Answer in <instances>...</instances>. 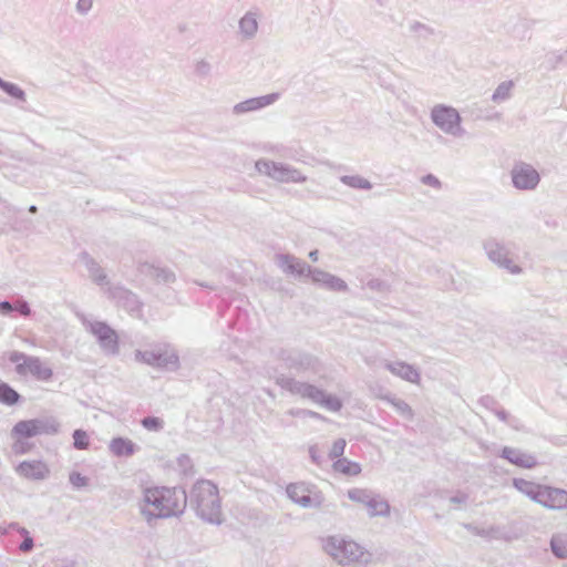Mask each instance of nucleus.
Instances as JSON below:
<instances>
[{"instance_id":"obj_34","label":"nucleus","mask_w":567,"mask_h":567,"mask_svg":"<svg viewBox=\"0 0 567 567\" xmlns=\"http://www.w3.org/2000/svg\"><path fill=\"white\" fill-rule=\"evenodd\" d=\"M513 87H514V82L512 80L504 81V82L499 83L492 95V101L494 103L499 104L502 102L509 100L512 96Z\"/></svg>"},{"instance_id":"obj_9","label":"nucleus","mask_w":567,"mask_h":567,"mask_svg":"<svg viewBox=\"0 0 567 567\" xmlns=\"http://www.w3.org/2000/svg\"><path fill=\"white\" fill-rule=\"evenodd\" d=\"M483 248L488 259L499 268L506 269L513 275L522 272L518 265L513 264L508 247L496 238H487L483 243Z\"/></svg>"},{"instance_id":"obj_33","label":"nucleus","mask_w":567,"mask_h":567,"mask_svg":"<svg viewBox=\"0 0 567 567\" xmlns=\"http://www.w3.org/2000/svg\"><path fill=\"white\" fill-rule=\"evenodd\" d=\"M333 470L344 475L355 476L360 474L361 466L348 458H339L333 463Z\"/></svg>"},{"instance_id":"obj_41","label":"nucleus","mask_w":567,"mask_h":567,"mask_svg":"<svg viewBox=\"0 0 567 567\" xmlns=\"http://www.w3.org/2000/svg\"><path fill=\"white\" fill-rule=\"evenodd\" d=\"M141 424L144 429L152 432H159L164 429V421L157 416H146L142 419Z\"/></svg>"},{"instance_id":"obj_25","label":"nucleus","mask_w":567,"mask_h":567,"mask_svg":"<svg viewBox=\"0 0 567 567\" xmlns=\"http://www.w3.org/2000/svg\"><path fill=\"white\" fill-rule=\"evenodd\" d=\"M81 259L89 270L90 277L95 284L100 286L109 284L107 275L103 268L87 252H82Z\"/></svg>"},{"instance_id":"obj_64","label":"nucleus","mask_w":567,"mask_h":567,"mask_svg":"<svg viewBox=\"0 0 567 567\" xmlns=\"http://www.w3.org/2000/svg\"><path fill=\"white\" fill-rule=\"evenodd\" d=\"M561 361L564 362L565 365H567V352H565L563 355H561Z\"/></svg>"},{"instance_id":"obj_27","label":"nucleus","mask_w":567,"mask_h":567,"mask_svg":"<svg viewBox=\"0 0 567 567\" xmlns=\"http://www.w3.org/2000/svg\"><path fill=\"white\" fill-rule=\"evenodd\" d=\"M113 296L118 299V302L131 312L141 309V302L135 293L125 288H115Z\"/></svg>"},{"instance_id":"obj_31","label":"nucleus","mask_w":567,"mask_h":567,"mask_svg":"<svg viewBox=\"0 0 567 567\" xmlns=\"http://www.w3.org/2000/svg\"><path fill=\"white\" fill-rule=\"evenodd\" d=\"M12 435L18 437H33L37 434L35 425L32 420L19 421L12 429Z\"/></svg>"},{"instance_id":"obj_20","label":"nucleus","mask_w":567,"mask_h":567,"mask_svg":"<svg viewBox=\"0 0 567 567\" xmlns=\"http://www.w3.org/2000/svg\"><path fill=\"white\" fill-rule=\"evenodd\" d=\"M501 457L523 468H533L537 464L536 457L534 455L525 453L518 449L508 446H505L502 450Z\"/></svg>"},{"instance_id":"obj_35","label":"nucleus","mask_w":567,"mask_h":567,"mask_svg":"<svg viewBox=\"0 0 567 567\" xmlns=\"http://www.w3.org/2000/svg\"><path fill=\"white\" fill-rule=\"evenodd\" d=\"M0 90H2L6 94L11 96L12 99L25 102L27 101V94L24 90H22L19 85L8 82L0 78Z\"/></svg>"},{"instance_id":"obj_44","label":"nucleus","mask_w":567,"mask_h":567,"mask_svg":"<svg viewBox=\"0 0 567 567\" xmlns=\"http://www.w3.org/2000/svg\"><path fill=\"white\" fill-rule=\"evenodd\" d=\"M177 465H178L179 470L183 472V474H185V475L193 474V462L188 455L182 454L177 458Z\"/></svg>"},{"instance_id":"obj_12","label":"nucleus","mask_w":567,"mask_h":567,"mask_svg":"<svg viewBox=\"0 0 567 567\" xmlns=\"http://www.w3.org/2000/svg\"><path fill=\"white\" fill-rule=\"evenodd\" d=\"M276 260L278 267L285 274L296 275L298 277H310L311 271L313 269L306 261H302L299 258L289 254H279L276 256Z\"/></svg>"},{"instance_id":"obj_15","label":"nucleus","mask_w":567,"mask_h":567,"mask_svg":"<svg viewBox=\"0 0 567 567\" xmlns=\"http://www.w3.org/2000/svg\"><path fill=\"white\" fill-rule=\"evenodd\" d=\"M137 269L141 275L148 277L156 284L169 285L176 280L174 271L167 267H161L151 262H141Z\"/></svg>"},{"instance_id":"obj_58","label":"nucleus","mask_w":567,"mask_h":567,"mask_svg":"<svg viewBox=\"0 0 567 567\" xmlns=\"http://www.w3.org/2000/svg\"><path fill=\"white\" fill-rule=\"evenodd\" d=\"M306 409H290L288 414L291 416L305 417Z\"/></svg>"},{"instance_id":"obj_52","label":"nucleus","mask_w":567,"mask_h":567,"mask_svg":"<svg viewBox=\"0 0 567 567\" xmlns=\"http://www.w3.org/2000/svg\"><path fill=\"white\" fill-rule=\"evenodd\" d=\"M481 403H482V405H484L485 408L492 410L493 412L497 408V402L495 401L494 398H492L489 395L483 396L481 399Z\"/></svg>"},{"instance_id":"obj_37","label":"nucleus","mask_w":567,"mask_h":567,"mask_svg":"<svg viewBox=\"0 0 567 567\" xmlns=\"http://www.w3.org/2000/svg\"><path fill=\"white\" fill-rule=\"evenodd\" d=\"M550 549L557 558H567V535H554L550 539Z\"/></svg>"},{"instance_id":"obj_29","label":"nucleus","mask_w":567,"mask_h":567,"mask_svg":"<svg viewBox=\"0 0 567 567\" xmlns=\"http://www.w3.org/2000/svg\"><path fill=\"white\" fill-rule=\"evenodd\" d=\"M365 507L371 517L388 516L390 514L389 503L375 494L372 495L371 502H369Z\"/></svg>"},{"instance_id":"obj_38","label":"nucleus","mask_w":567,"mask_h":567,"mask_svg":"<svg viewBox=\"0 0 567 567\" xmlns=\"http://www.w3.org/2000/svg\"><path fill=\"white\" fill-rule=\"evenodd\" d=\"M373 494L374 493L372 491L365 488H352L348 491V497L351 501L363 504L364 506L371 502Z\"/></svg>"},{"instance_id":"obj_63","label":"nucleus","mask_w":567,"mask_h":567,"mask_svg":"<svg viewBox=\"0 0 567 567\" xmlns=\"http://www.w3.org/2000/svg\"><path fill=\"white\" fill-rule=\"evenodd\" d=\"M28 210L31 213V214H35L38 212V207L35 205H31Z\"/></svg>"},{"instance_id":"obj_4","label":"nucleus","mask_w":567,"mask_h":567,"mask_svg":"<svg viewBox=\"0 0 567 567\" xmlns=\"http://www.w3.org/2000/svg\"><path fill=\"white\" fill-rule=\"evenodd\" d=\"M9 361L16 363L14 371L20 377L31 375L41 382H49L53 378V370L39 357L12 351L9 354Z\"/></svg>"},{"instance_id":"obj_36","label":"nucleus","mask_w":567,"mask_h":567,"mask_svg":"<svg viewBox=\"0 0 567 567\" xmlns=\"http://www.w3.org/2000/svg\"><path fill=\"white\" fill-rule=\"evenodd\" d=\"M340 181L344 185L355 189L369 190L372 188L371 182L360 175H342Z\"/></svg>"},{"instance_id":"obj_14","label":"nucleus","mask_w":567,"mask_h":567,"mask_svg":"<svg viewBox=\"0 0 567 567\" xmlns=\"http://www.w3.org/2000/svg\"><path fill=\"white\" fill-rule=\"evenodd\" d=\"M278 99L279 93H270L262 96L247 99L233 106V114L243 115L246 113L259 111L266 106L274 104Z\"/></svg>"},{"instance_id":"obj_57","label":"nucleus","mask_w":567,"mask_h":567,"mask_svg":"<svg viewBox=\"0 0 567 567\" xmlns=\"http://www.w3.org/2000/svg\"><path fill=\"white\" fill-rule=\"evenodd\" d=\"M495 415L503 422H507L508 421V416L509 414L504 410V409H501V408H496L495 411H494Z\"/></svg>"},{"instance_id":"obj_54","label":"nucleus","mask_w":567,"mask_h":567,"mask_svg":"<svg viewBox=\"0 0 567 567\" xmlns=\"http://www.w3.org/2000/svg\"><path fill=\"white\" fill-rule=\"evenodd\" d=\"M309 456L315 464H317V465L321 464L322 460H321L320 454L318 453L317 446L312 445L309 447Z\"/></svg>"},{"instance_id":"obj_6","label":"nucleus","mask_w":567,"mask_h":567,"mask_svg":"<svg viewBox=\"0 0 567 567\" xmlns=\"http://www.w3.org/2000/svg\"><path fill=\"white\" fill-rule=\"evenodd\" d=\"M256 171L278 183H305L307 176L300 169L281 162L258 159L255 164Z\"/></svg>"},{"instance_id":"obj_32","label":"nucleus","mask_w":567,"mask_h":567,"mask_svg":"<svg viewBox=\"0 0 567 567\" xmlns=\"http://www.w3.org/2000/svg\"><path fill=\"white\" fill-rule=\"evenodd\" d=\"M21 395L8 383L0 381V402L6 405L19 403Z\"/></svg>"},{"instance_id":"obj_49","label":"nucleus","mask_w":567,"mask_h":567,"mask_svg":"<svg viewBox=\"0 0 567 567\" xmlns=\"http://www.w3.org/2000/svg\"><path fill=\"white\" fill-rule=\"evenodd\" d=\"M13 310L18 311L20 315H22L24 317H28L31 313L30 306H29V303L25 300H18L13 305Z\"/></svg>"},{"instance_id":"obj_50","label":"nucleus","mask_w":567,"mask_h":567,"mask_svg":"<svg viewBox=\"0 0 567 567\" xmlns=\"http://www.w3.org/2000/svg\"><path fill=\"white\" fill-rule=\"evenodd\" d=\"M16 454H24L29 451V444L20 439H18L12 446Z\"/></svg>"},{"instance_id":"obj_62","label":"nucleus","mask_w":567,"mask_h":567,"mask_svg":"<svg viewBox=\"0 0 567 567\" xmlns=\"http://www.w3.org/2000/svg\"><path fill=\"white\" fill-rule=\"evenodd\" d=\"M17 532H18L20 535H22L23 537H25V536H30V535H29L28 529H27V528H24V527H21V526H20V527H18Z\"/></svg>"},{"instance_id":"obj_53","label":"nucleus","mask_w":567,"mask_h":567,"mask_svg":"<svg viewBox=\"0 0 567 567\" xmlns=\"http://www.w3.org/2000/svg\"><path fill=\"white\" fill-rule=\"evenodd\" d=\"M465 527L473 534L475 535H478V536H482V537H487L491 535L489 530H486V529H481L476 526H473L472 524H466Z\"/></svg>"},{"instance_id":"obj_16","label":"nucleus","mask_w":567,"mask_h":567,"mask_svg":"<svg viewBox=\"0 0 567 567\" xmlns=\"http://www.w3.org/2000/svg\"><path fill=\"white\" fill-rule=\"evenodd\" d=\"M305 399H308L313 403L320 404L332 412H339L342 409V401L339 398L326 393V391L319 389L313 384L309 385Z\"/></svg>"},{"instance_id":"obj_3","label":"nucleus","mask_w":567,"mask_h":567,"mask_svg":"<svg viewBox=\"0 0 567 567\" xmlns=\"http://www.w3.org/2000/svg\"><path fill=\"white\" fill-rule=\"evenodd\" d=\"M324 550L340 565H348L351 563H359L368 565L372 555L364 550L359 544L353 540H347L339 536H330L326 539Z\"/></svg>"},{"instance_id":"obj_22","label":"nucleus","mask_w":567,"mask_h":567,"mask_svg":"<svg viewBox=\"0 0 567 567\" xmlns=\"http://www.w3.org/2000/svg\"><path fill=\"white\" fill-rule=\"evenodd\" d=\"M276 384L292 395H299L302 399L306 398V393L310 385L308 382H302L285 374H280L276 378Z\"/></svg>"},{"instance_id":"obj_43","label":"nucleus","mask_w":567,"mask_h":567,"mask_svg":"<svg viewBox=\"0 0 567 567\" xmlns=\"http://www.w3.org/2000/svg\"><path fill=\"white\" fill-rule=\"evenodd\" d=\"M344 449H346V440L338 439L337 441H334V443L329 452V457L331 460H334V458L339 460L343 455Z\"/></svg>"},{"instance_id":"obj_21","label":"nucleus","mask_w":567,"mask_h":567,"mask_svg":"<svg viewBox=\"0 0 567 567\" xmlns=\"http://www.w3.org/2000/svg\"><path fill=\"white\" fill-rule=\"evenodd\" d=\"M386 370H389L392 374L409 381L411 383L420 382V372L411 364L405 363L403 361L390 362L386 361L384 363Z\"/></svg>"},{"instance_id":"obj_47","label":"nucleus","mask_w":567,"mask_h":567,"mask_svg":"<svg viewBox=\"0 0 567 567\" xmlns=\"http://www.w3.org/2000/svg\"><path fill=\"white\" fill-rule=\"evenodd\" d=\"M93 7V0H78L75 10L80 16H86Z\"/></svg>"},{"instance_id":"obj_19","label":"nucleus","mask_w":567,"mask_h":567,"mask_svg":"<svg viewBox=\"0 0 567 567\" xmlns=\"http://www.w3.org/2000/svg\"><path fill=\"white\" fill-rule=\"evenodd\" d=\"M310 278L312 282L321 285L329 290L348 291V285L344 280L321 269L313 268Z\"/></svg>"},{"instance_id":"obj_23","label":"nucleus","mask_w":567,"mask_h":567,"mask_svg":"<svg viewBox=\"0 0 567 567\" xmlns=\"http://www.w3.org/2000/svg\"><path fill=\"white\" fill-rule=\"evenodd\" d=\"M109 450L114 456L128 457L138 450V446L130 439L118 436L111 440Z\"/></svg>"},{"instance_id":"obj_10","label":"nucleus","mask_w":567,"mask_h":567,"mask_svg":"<svg viewBox=\"0 0 567 567\" xmlns=\"http://www.w3.org/2000/svg\"><path fill=\"white\" fill-rule=\"evenodd\" d=\"M513 186L518 190H534L540 182L538 171L526 162H516L511 171Z\"/></svg>"},{"instance_id":"obj_56","label":"nucleus","mask_w":567,"mask_h":567,"mask_svg":"<svg viewBox=\"0 0 567 567\" xmlns=\"http://www.w3.org/2000/svg\"><path fill=\"white\" fill-rule=\"evenodd\" d=\"M467 501V495L464 493H457L456 495L450 498V502L453 504H464Z\"/></svg>"},{"instance_id":"obj_28","label":"nucleus","mask_w":567,"mask_h":567,"mask_svg":"<svg viewBox=\"0 0 567 567\" xmlns=\"http://www.w3.org/2000/svg\"><path fill=\"white\" fill-rule=\"evenodd\" d=\"M37 434L55 435L60 431V423L54 416L33 419Z\"/></svg>"},{"instance_id":"obj_1","label":"nucleus","mask_w":567,"mask_h":567,"mask_svg":"<svg viewBox=\"0 0 567 567\" xmlns=\"http://www.w3.org/2000/svg\"><path fill=\"white\" fill-rule=\"evenodd\" d=\"M187 494L181 487H150L143 493L141 514L148 524L154 519L177 517L187 506Z\"/></svg>"},{"instance_id":"obj_30","label":"nucleus","mask_w":567,"mask_h":567,"mask_svg":"<svg viewBox=\"0 0 567 567\" xmlns=\"http://www.w3.org/2000/svg\"><path fill=\"white\" fill-rule=\"evenodd\" d=\"M381 400L389 402L395 411L402 416L411 420L413 417V412L411 406L403 400L392 396L389 392L385 395L381 396Z\"/></svg>"},{"instance_id":"obj_24","label":"nucleus","mask_w":567,"mask_h":567,"mask_svg":"<svg viewBox=\"0 0 567 567\" xmlns=\"http://www.w3.org/2000/svg\"><path fill=\"white\" fill-rule=\"evenodd\" d=\"M513 486L533 502L539 504L544 485L524 478H513Z\"/></svg>"},{"instance_id":"obj_11","label":"nucleus","mask_w":567,"mask_h":567,"mask_svg":"<svg viewBox=\"0 0 567 567\" xmlns=\"http://www.w3.org/2000/svg\"><path fill=\"white\" fill-rule=\"evenodd\" d=\"M287 496L303 508H319L322 499L319 494L311 495V491L305 483H291L286 488Z\"/></svg>"},{"instance_id":"obj_7","label":"nucleus","mask_w":567,"mask_h":567,"mask_svg":"<svg viewBox=\"0 0 567 567\" xmlns=\"http://www.w3.org/2000/svg\"><path fill=\"white\" fill-rule=\"evenodd\" d=\"M431 120L442 132L454 137H462V117L456 109L445 104H436L431 110Z\"/></svg>"},{"instance_id":"obj_45","label":"nucleus","mask_w":567,"mask_h":567,"mask_svg":"<svg viewBox=\"0 0 567 567\" xmlns=\"http://www.w3.org/2000/svg\"><path fill=\"white\" fill-rule=\"evenodd\" d=\"M195 74L200 78H206L212 71V65L206 60H199L195 64Z\"/></svg>"},{"instance_id":"obj_39","label":"nucleus","mask_w":567,"mask_h":567,"mask_svg":"<svg viewBox=\"0 0 567 567\" xmlns=\"http://www.w3.org/2000/svg\"><path fill=\"white\" fill-rule=\"evenodd\" d=\"M410 32L414 33L420 39H429L431 35L434 34V29L431 28L427 24H424L419 21H413L409 25Z\"/></svg>"},{"instance_id":"obj_18","label":"nucleus","mask_w":567,"mask_h":567,"mask_svg":"<svg viewBox=\"0 0 567 567\" xmlns=\"http://www.w3.org/2000/svg\"><path fill=\"white\" fill-rule=\"evenodd\" d=\"M282 360L288 368L297 371H315L319 363L315 355L299 351L290 352L287 357H282Z\"/></svg>"},{"instance_id":"obj_59","label":"nucleus","mask_w":567,"mask_h":567,"mask_svg":"<svg viewBox=\"0 0 567 567\" xmlns=\"http://www.w3.org/2000/svg\"><path fill=\"white\" fill-rule=\"evenodd\" d=\"M3 210L2 213L3 214H8V216L10 217L11 215H16L18 209L9 204H3Z\"/></svg>"},{"instance_id":"obj_55","label":"nucleus","mask_w":567,"mask_h":567,"mask_svg":"<svg viewBox=\"0 0 567 567\" xmlns=\"http://www.w3.org/2000/svg\"><path fill=\"white\" fill-rule=\"evenodd\" d=\"M13 311V305L7 300L0 301V313L1 315H10Z\"/></svg>"},{"instance_id":"obj_46","label":"nucleus","mask_w":567,"mask_h":567,"mask_svg":"<svg viewBox=\"0 0 567 567\" xmlns=\"http://www.w3.org/2000/svg\"><path fill=\"white\" fill-rule=\"evenodd\" d=\"M547 58L551 64V68H556L558 63H567V49L561 54L556 53V52H550L547 55Z\"/></svg>"},{"instance_id":"obj_13","label":"nucleus","mask_w":567,"mask_h":567,"mask_svg":"<svg viewBox=\"0 0 567 567\" xmlns=\"http://www.w3.org/2000/svg\"><path fill=\"white\" fill-rule=\"evenodd\" d=\"M539 505L553 511L567 509V491L544 485Z\"/></svg>"},{"instance_id":"obj_40","label":"nucleus","mask_w":567,"mask_h":567,"mask_svg":"<svg viewBox=\"0 0 567 567\" xmlns=\"http://www.w3.org/2000/svg\"><path fill=\"white\" fill-rule=\"evenodd\" d=\"M73 446L76 450H86L90 446V439L84 430H74L73 434Z\"/></svg>"},{"instance_id":"obj_26","label":"nucleus","mask_w":567,"mask_h":567,"mask_svg":"<svg viewBox=\"0 0 567 567\" xmlns=\"http://www.w3.org/2000/svg\"><path fill=\"white\" fill-rule=\"evenodd\" d=\"M258 31V14L252 11H248L239 20V32L244 39L255 38Z\"/></svg>"},{"instance_id":"obj_42","label":"nucleus","mask_w":567,"mask_h":567,"mask_svg":"<svg viewBox=\"0 0 567 567\" xmlns=\"http://www.w3.org/2000/svg\"><path fill=\"white\" fill-rule=\"evenodd\" d=\"M69 481L75 488H83L86 487L89 484V478L75 471L70 473Z\"/></svg>"},{"instance_id":"obj_2","label":"nucleus","mask_w":567,"mask_h":567,"mask_svg":"<svg viewBox=\"0 0 567 567\" xmlns=\"http://www.w3.org/2000/svg\"><path fill=\"white\" fill-rule=\"evenodd\" d=\"M187 503L203 520L219 525L221 507L218 487L208 480L197 481L187 496Z\"/></svg>"},{"instance_id":"obj_48","label":"nucleus","mask_w":567,"mask_h":567,"mask_svg":"<svg viewBox=\"0 0 567 567\" xmlns=\"http://www.w3.org/2000/svg\"><path fill=\"white\" fill-rule=\"evenodd\" d=\"M421 182L424 185L431 186L435 189L442 188V182L433 174H426V175L422 176Z\"/></svg>"},{"instance_id":"obj_60","label":"nucleus","mask_w":567,"mask_h":567,"mask_svg":"<svg viewBox=\"0 0 567 567\" xmlns=\"http://www.w3.org/2000/svg\"><path fill=\"white\" fill-rule=\"evenodd\" d=\"M305 417H311V419H318V420L323 419V416L321 414H319L318 412L311 411V410H306Z\"/></svg>"},{"instance_id":"obj_8","label":"nucleus","mask_w":567,"mask_h":567,"mask_svg":"<svg viewBox=\"0 0 567 567\" xmlns=\"http://www.w3.org/2000/svg\"><path fill=\"white\" fill-rule=\"evenodd\" d=\"M85 329L91 332L107 355H117L120 353V341L117 332L104 321L83 319Z\"/></svg>"},{"instance_id":"obj_61","label":"nucleus","mask_w":567,"mask_h":567,"mask_svg":"<svg viewBox=\"0 0 567 567\" xmlns=\"http://www.w3.org/2000/svg\"><path fill=\"white\" fill-rule=\"evenodd\" d=\"M318 255H319L318 250H311V251L309 252V258H310L312 261H317V260H318Z\"/></svg>"},{"instance_id":"obj_51","label":"nucleus","mask_w":567,"mask_h":567,"mask_svg":"<svg viewBox=\"0 0 567 567\" xmlns=\"http://www.w3.org/2000/svg\"><path fill=\"white\" fill-rule=\"evenodd\" d=\"M34 542L31 536H25L23 540L21 542L19 549L23 553H29L33 549Z\"/></svg>"},{"instance_id":"obj_5","label":"nucleus","mask_w":567,"mask_h":567,"mask_svg":"<svg viewBox=\"0 0 567 567\" xmlns=\"http://www.w3.org/2000/svg\"><path fill=\"white\" fill-rule=\"evenodd\" d=\"M134 357L136 361L154 368L177 370L179 367L178 354L168 343H156L150 349L136 350Z\"/></svg>"},{"instance_id":"obj_17","label":"nucleus","mask_w":567,"mask_h":567,"mask_svg":"<svg viewBox=\"0 0 567 567\" xmlns=\"http://www.w3.org/2000/svg\"><path fill=\"white\" fill-rule=\"evenodd\" d=\"M16 471L20 476L32 481L45 480L50 474L48 465L42 461H23Z\"/></svg>"}]
</instances>
